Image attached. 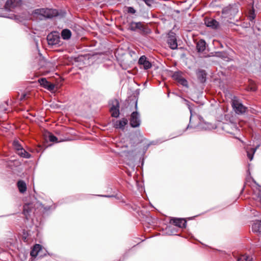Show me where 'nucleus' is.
Instances as JSON below:
<instances>
[{
	"label": "nucleus",
	"instance_id": "9",
	"mask_svg": "<svg viewBox=\"0 0 261 261\" xmlns=\"http://www.w3.org/2000/svg\"><path fill=\"white\" fill-rule=\"evenodd\" d=\"M60 38L59 36L56 33H51L47 36V42L49 45L59 44L60 41Z\"/></svg>",
	"mask_w": 261,
	"mask_h": 261
},
{
	"label": "nucleus",
	"instance_id": "24",
	"mask_svg": "<svg viewBox=\"0 0 261 261\" xmlns=\"http://www.w3.org/2000/svg\"><path fill=\"white\" fill-rule=\"evenodd\" d=\"M259 147V145H257L256 147L254 148L251 149V152H250L248 150H247V156L250 160V161H252L253 158V155L256 151L257 148Z\"/></svg>",
	"mask_w": 261,
	"mask_h": 261
},
{
	"label": "nucleus",
	"instance_id": "32",
	"mask_svg": "<svg viewBox=\"0 0 261 261\" xmlns=\"http://www.w3.org/2000/svg\"><path fill=\"white\" fill-rule=\"evenodd\" d=\"M249 17V19L251 21L253 20L254 19L255 14H254L253 10H252V11L250 12Z\"/></svg>",
	"mask_w": 261,
	"mask_h": 261
},
{
	"label": "nucleus",
	"instance_id": "39",
	"mask_svg": "<svg viewBox=\"0 0 261 261\" xmlns=\"http://www.w3.org/2000/svg\"><path fill=\"white\" fill-rule=\"evenodd\" d=\"M191 128H192V126L190 125V124H189L186 127V129H190Z\"/></svg>",
	"mask_w": 261,
	"mask_h": 261
},
{
	"label": "nucleus",
	"instance_id": "34",
	"mask_svg": "<svg viewBox=\"0 0 261 261\" xmlns=\"http://www.w3.org/2000/svg\"><path fill=\"white\" fill-rule=\"evenodd\" d=\"M143 1L148 6H151L153 2V0H143Z\"/></svg>",
	"mask_w": 261,
	"mask_h": 261
},
{
	"label": "nucleus",
	"instance_id": "18",
	"mask_svg": "<svg viewBox=\"0 0 261 261\" xmlns=\"http://www.w3.org/2000/svg\"><path fill=\"white\" fill-rule=\"evenodd\" d=\"M17 185L20 193H23L26 191L27 186L25 182L24 181L22 180H18L17 181Z\"/></svg>",
	"mask_w": 261,
	"mask_h": 261
},
{
	"label": "nucleus",
	"instance_id": "3",
	"mask_svg": "<svg viewBox=\"0 0 261 261\" xmlns=\"http://www.w3.org/2000/svg\"><path fill=\"white\" fill-rule=\"evenodd\" d=\"M48 253L47 251L42 247L40 244H35L30 252V255L32 257H36L38 256L39 258H42L46 256Z\"/></svg>",
	"mask_w": 261,
	"mask_h": 261
},
{
	"label": "nucleus",
	"instance_id": "31",
	"mask_svg": "<svg viewBox=\"0 0 261 261\" xmlns=\"http://www.w3.org/2000/svg\"><path fill=\"white\" fill-rule=\"evenodd\" d=\"M127 11L128 13L135 14L136 12V10L132 7H127Z\"/></svg>",
	"mask_w": 261,
	"mask_h": 261
},
{
	"label": "nucleus",
	"instance_id": "6",
	"mask_svg": "<svg viewBox=\"0 0 261 261\" xmlns=\"http://www.w3.org/2000/svg\"><path fill=\"white\" fill-rule=\"evenodd\" d=\"M167 42L171 49H175L177 48V43L175 33L172 31L168 33Z\"/></svg>",
	"mask_w": 261,
	"mask_h": 261
},
{
	"label": "nucleus",
	"instance_id": "19",
	"mask_svg": "<svg viewBox=\"0 0 261 261\" xmlns=\"http://www.w3.org/2000/svg\"><path fill=\"white\" fill-rule=\"evenodd\" d=\"M206 25L208 27L216 29L219 25V22L213 19H208L205 21Z\"/></svg>",
	"mask_w": 261,
	"mask_h": 261
},
{
	"label": "nucleus",
	"instance_id": "16",
	"mask_svg": "<svg viewBox=\"0 0 261 261\" xmlns=\"http://www.w3.org/2000/svg\"><path fill=\"white\" fill-rule=\"evenodd\" d=\"M200 122L197 125V127L199 130H210L213 128L212 124L206 122L201 120V118H199Z\"/></svg>",
	"mask_w": 261,
	"mask_h": 261
},
{
	"label": "nucleus",
	"instance_id": "15",
	"mask_svg": "<svg viewBox=\"0 0 261 261\" xmlns=\"http://www.w3.org/2000/svg\"><path fill=\"white\" fill-rule=\"evenodd\" d=\"M138 63L141 66H142L143 69L145 70L150 69L152 66L151 63L147 60V58L145 56H142L140 58L138 61Z\"/></svg>",
	"mask_w": 261,
	"mask_h": 261
},
{
	"label": "nucleus",
	"instance_id": "20",
	"mask_svg": "<svg viewBox=\"0 0 261 261\" xmlns=\"http://www.w3.org/2000/svg\"><path fill=\"white\" fill-rule=\"evenodd\" d=\"M71 32L68 29H64L61 32L62 38L64 40H68L70 38Z\"/></svg>",
	"mask_w": 261,
	"mask_h": 261
},
{
	"label": "nucleus",
	"instance_id": "2",
	"mask_svg": "<svg viewBox=\"0 0 261 261\" xmlns=\"http://www.w3.org/2000/svg\"><path fill=\"white\" fill-rule=\"evenodd\" d=\"M21 0H7L4 8L0 9V16L6 18H12L8 12L20 5Z\"/></svg>",
	"mask_w": 261,
	"mask_h": 261
},
{
	"label": "nucleus",
	"instance_id": "13",
	"mask_svg": "<svg viewBox=\"0 0 261 261\" xmlns=\"http://www.w3.org/2000/svg\"><path fill=\"white\" fill-rule=\"evenodd\" d=\"M38 82L42 87L50 91H54L55 89V84L48 82L45 78H41L39 79Z\"/></svg>",
	"mask_w": 261,
	"mask_h": 261
},
{
	"label": "nucleus",
	"instance_id": "33",
	"mask_svg": "<svg viewBox=\"0 0 261 261\" xmlns=\"http://www.w3.org/2000/svg\"><path fill=\"white\" fill-rule=\"evenodd\" d=\"M183 100L185 102L186 104L188 106V108H189V109L190 110V112L191 113V116H192V110H191V107H190V106L189 105L190 102L188 100L185 99H184ZM190 119H191V117H190ZM190 120H191V119H190Z\"/></svg>",
	"mask_w": 261,
	"mask_h": 261
},
{
	"label": "nucleus",
	"instance_id": "23",
	"mask_svg": "<svg viewBox=\"0 0 261 261\" xmlns=\"http://www.w3.org/2000/svg\"><path fill=\"white\" fill-rule=\"evenodd\" d=\"M138 25H140V22H136L132 21L129 24L128 29L132 31H136L137 30V28H138Z\"/></svg>",
	"mask_w": 261,
	"mask_h": 261
},
{
	"label": "nucleus",
	"instance_id": "28",
	"mask_svg": "<svg viewBox=\"0 0 261 261\" xmlns=\"http://www.w3.org/2000/svg\"><path fill=\"white\" fill-rule=\"evenodd\" d=\"M173 77L177 82L182 77L181 73L179 72H175L173 74Z\"/></svg>",
	"mask_w": 261,
	"mask_h": 261
},
{
	"label": "nucleus",
	"instance_id": "7",
	"mask_svg": "<svg viewBox=\"0 0 261 261\" xmlns=\"http://www.w3.org/2000/svg\"><path fill=\"white\" fill-rule=\"evenodd\" d=\"M129 123L132 127H138L140 126L141 120L140 115L138 112H133L131 114Z\"/></svg>",
	"mask_w": 261,
	"mask_h": 261
},
{
	"label": "nucleus",
	"instance_id": "22",
	"mask_svg": "<svg viewBox=\"0 0 261 261\" xmlns=\"http://www.w3.org/2000/svg\"><path fill=\"white\" fill-rule=\"evenodd\" d=\"M252 229L255 232H261V221L254 223L252 226Z\"/></svg>",
	"mask_w": 261,
	"mask_h": 261
},
{
	"label": "nucleus",
	"instance_id": "37",
	"mask_svg": "<svg viewBox=\"0 0 261 261\" xmlns=\"http://www.w3.org/2000/svg\"><path fill=\"white\" fill-rule=\"evenodd\" d=\"M143 25V23L140 22V25H138V28H137V30H140L141 29Z\"/></svg>",
	"mask_w": 261,
	"mask_h": 261
},
{
	"label": "nucleus",
	"instance_id": "30",
	"mask_svg": "<svg viewBox=\"0 0 261 261\" xmlns=\"http://www.w3.org/2000/svg\"><path fill=\"white\" fill-rule=\"evenodd\" d=\"M49 140L50 142H59L58 138L54 136L53 134H49Z\"/></svg>",
	"mask_w": 261,
	"mask_h": 261
},
{
	"label": "nucleus",
	"instance_id": "36",
	"mask_svg": "<svg viewBox=\"0 0 261 261\" xmlns=\"http://www.w3.org/2000/svg\"><path fill=\"white\" fill-rule=\"evenodd\" d=\"M27 94L26 93H23L21 95V97L20 98V100H22L23 99H25L27 97Z\"/></svg>",
	"mask_w": 261,
	"mask_h": 261
},
{
	"label": "nucleus",
	"instance_id": "27",
	"mask_svg": "<svg viewBox=\"0 0 261 261\" xmlns=\"http://www.w3.org/2000/svg\"><path fill=\"white\" fill-rule=\"evenodd\" d=\"M13 145L14 147V148L16 150V151L18 150L20 148L22 147L21 145L20 144L18 141L15 140L13 142Z\"/></svg>",
	"mask_w": 261,
	"mask_h": 261
},
{
	"label": "nucleus",
	"instance_id": "21",
	"mask_svg": "<svg viewBox=\"0 0 261 261\" xmlns=\"http://www.w3.org/2000/svg\"><path fill=\"white\" fill-rule=\"evenodd\" d=\"M17 153L18 155L21 156V157L25 158H30L31 156V155L29 153H28L27 151H26L23 147L19 149L17 151Z\"/></svg>",
	"mask_w": 261,
	"mask_h": 261
},
{
	"label": "nucleus",
	"instance_id": "11",
	"mask_svg": "<svg viewBox=\"0 0 261 261\" xmlns=\"http://www.w3.org/2000/svg\"><path fill=\"white\" fill-rule=\"evenodd\" d=\"M206 80V73L203 70H199L197 72V81H198L201 89H203L204 84Z\"/></svg>",
	"mask_w": 261,
	"mask_h": 261
},
{
	"label": "nucleus",
	"instance_id": "25",
	"mask_svg": "<svg viewBox=\"0 0 261 261\" xmlns=\"http://www.w3.org/2000/svg\"><path fill=\"white\" fill-rule=\"evenodd\" d=\"M139 32L142 35H146L151 32L150 30L147 27H145L144 25L142 27L141 29H140Z\"/></svg>",
	"mask_w": 261,
	"mask_h": 261
},
{
	"label": "nucleus",
	"instance_id": "12",
	"mask_svg": "<svg viewBox=\"0 0 261 261\" xmlns=\"http://www.w3.org/2000/svg\"><path fill=\"white\" fill-rule=\"evenodd\" d=\"M170 223L180 228H185L187 221L183 218H172L170 220Z\"/></svg>",
	"mask_w": 261,
	"mask_h": 261
},
{
	"label": "nucleus",
	"instance_id": "26",
	"mask_svg": "<svg viewBox=\"0 0 261 261\" xmlns=\"http://www.w3.org/2000/svg\"><path fill=\"white\" fill-rule=\"evenodd\" d=\"M238 261H252V258L246 255H243L238 259Z\"/></svg>",
	"mask_w": 261,
	"mask_h": 261
},
{
	"label": "nucleus",
	"instance_id": "29",
	"mask_svg": "<svg viewBox=\"0 0 261 261\" xmlns=\"http://www.w3.org/2000/svg\"><path fill=\"white\" fill-rule=\"evenodd\" d=\"M177 82L183 86L187 87L188 85L187 81L182 77Z\"/></svg>",
	"mask_w": 261,
	"mask_h": 261
},
{
	"label": "nucleus",
	"instance_id": "5",
	"mask_svg": "<svg viewBox=\"0 0 261 261\" xmlns=\"http://www.w3.org/2000/svg\"><path fill=\"white\" fill-rule=\"evenodd\" d=\"M238 12V9L235 5L229 6L225 7L222 10V14L226 17L234 16Z\"/></svg>",
	"mask_w": 261,
	"mask_h": 261
},
{
	"label": "nucleus",
	"instance_id": "14",
	"mask_svg": "<svg viewBox=\"0 0 261 261\" xmlns=\"http://www.w3.org/2000/svg\"><path fill=\"white\" fill-rule=\"evenodd\" d=\"M34 206L33 203H25L23 205V214L27 219H29L31 213L33 212Z\"/></svg>",
	"mask_w": 261,
	"mask_h": 261
},
{
	"label": "nucleus",
	"instance_id": "38",
	"mask_svg": "<svg viewBox=\"0 0 261 261\" xmlns=\"http://www.w3.org/2000/svg\"><path fill=\"white\" fill-rule=\"evenodd\" d=\"M250 90L252 91H255L256 90V88L255 86L251 87L250 88Z\"/></svg>",
	"mask_w": 261,
	"mask_h": 261
},
{
	"label": "nucleus",
	"instance_id": "41",
	"mask_svg": "<svg viewBox=\"0 0 261 261\" xmlns=\"http://www.w3.org/2000/svg\"><path fill=\"white\" fill-rule=\"evenodd\" d=\"M193 41H194V42H195V39L194 38H193Z\"/></svg>",
	"mask_w": 261,
	"mask_h": 261
},
{
	"label": "nucleus",
	"instance_id": "1",
	"mask_svg": "<svg viewBox=\"0 0 261 261\" xmlns=\"http://www.w3.org/2000/svg\"><path fill=\"white\" fill-rule=\"evenodd\" d=\"M33 14L34 17L40 20L51 18L58 15L56 9H37L34 11Z\"/></svg>",
	"mask_w": 261,
	"mask_h": 261
},
{
	"label": "nucleus",
	"instance_id": "4",
	"mask_svg": "<svg viewBox=\"0 0 261 261\" xmlns=\"http://www.w3.org/2000/svg\"><path fill=\"white\" fill-rule=\"evenodd\" d=\"M232 107L235 113L237 114H243L247 110V107L244 106L238 99L234 98L232 100Z\"/></svg>",
	"mask_w": 261,
	"mask_h": 261
},
{
	"label": "nucleus",
	"instance_id": "8",
	"mask_svg": "<svg viewBox=\"0 0 261 261\" xmlns=\"http://www.w3.org/2000/svg\"><path fill=\"white\" fill-rule=\"evenodd\" d=\"M111 115L113 117L117 118L119 115V101L115 99L112 101V106L110 109Z\"/></svg>",
	"mask_w": 261,
	"mask_h": 261
},
{
	"label": "nucleus",
	"instance_id": "35",
	"mask_svg": "<svg viewBox=\"0 0 261 261\" xmlns=\"http://www.w3.org/2000/svg\"><path fill=\"white\" fill-rule=\"evenodd\" d=\"M132 100L135 101V108L136 109H137V101H138V98L135 96H133L132 97Z\"/></svg>",
	"mask_w": 261,
	"mask_h": 261
},
{
	"label": "nucleus",
	"instance_id": "10",
	"mask_svg": "<svg viewBox=\"0 0 261 261\" xmlns=\"http://www.w3.org/2000/svg\"><path fill=\"white\" fill-rule=\"evenodd\" d=\"M206 49V43L204 40H200L198 42H197V52L200 53H201L202 56H200V57H207L208 55H206V53H205V50Z\"/></svg>",
	"mask_w": 261,
	"mask_h": 261
},
{
	"label": "nucleus",
	"instance_id": "17",
	"mask_svg": "<svg viewBox=\"0 0 261 261\" xmlns=\"http://www.w3.org/2000/svg\"><path fill=\"white\" fill-rule=\"evenodd\" d=\"M128 123V120L126 118H123L121 120H117L115 122L114 127L116 128H119L124 129V126Z\"/></svg>",
	"mask_w": 261,
	"mask_h": 261
},
{
	"label": "nucleus",
	"instance_id": "40",
	"mask_svg": "<svg viewBox=\"0 0 261 261\" xmlns=\"http://www.w3.org/2000/svg\"><path fill=\"white\" fill-rule=\"evenodd\" d=\"M105 197H112V196H104Z\"/></svg>",
	"mask_w": 261,
	"mask_h": 261
}]
</instances>
